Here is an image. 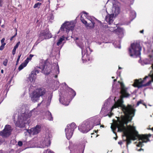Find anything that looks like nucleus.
<instances>
[{
    "label": "nucleus",
    "mask_w": 153,
    "mask_h": 153,
    "mask_svg": "<svg viewBox=\"0 0 153 153\" xmlns=\"http://www.w3.org/2000/svg\"><path fill=\"white\" fill-rule=\"evenodd\" d=\"M38 1H42V0H37Z\"/></svg>",
    "instance_id": "obj_52"
},
{
    "label": "nucleus",
    "mask_w": 153,
    "mask_h": 153,
    "mask_svg": "<svg viewBox=\"0 0 153 153\" xmlns=\"http://www.w3.org/2000/svg\"><path fill=\"white\" fill-rule=\"evenodd\" d=\"M90 119H94L95 120L93 122V126H94L100 125V119L99 118L95 117Z\"/></svg>",
    "instance_id": "obj_26"
},
{
    "label": "nucleus",
    "mask_w": 153,
    "mask_h": 153,
    "mask_svg": "<svg viewBox=\"0 0 153 153\" xmlns=\"http://www.w3.org/2000/svg\"><path fill=\"white\" fill-rule=\"evenodd\" d=\"M51 135L48 133L44 135L39 139L36 137L34 138L30 142L32 145L30 147L44 148L48 147L51 144Z\"/></svg>",
    "instance_id": "obj_4"
},
{
    "label": "nucleus",
    "mask_w": 153,
    "mask_h": 153,
    "mask_svg": "<svg viewBox=\"0 0 153 153\" xmlns=\"http://www.w3.org/2000/svg\"><path fill=\"white\" fill-rule=\"evenodd\" d=\"M41 3H37L35 4L34 6V8H39L40 7L41 5Z\"/></svg>",
    "instance_id": "obj_32"
},
{
    "label": "nucleus",
    "mask_w": 153,
    "mask_h": 153,
    "mask_svg": "<svg viewBox=\"0 0 153 153\" xmlns=\"http://www.w3.org/2000/svg\"><path fill=\"white\" fill-rule=\"evenodd\" d=\"M28 63V62L27 61H25L24 62L22 63L19 67V70L20 71L24 67H26Z\"/></svg>",
    "instance_id": "obj_27"
},
{
    "label": "nucleus",
    "mask_w": 153,
    "mask_h": 153,
    "mask_svg": "<svg viewBox=\"0 0 153 153\" xmlns=\"http://www.w3.org/2000/svg\"><path fill=\"white\" fill-rule=\"evenodd\" d=\"M16 30V32L15 34L10 39V41H12L13 40V38L14 37L17 35V30Z\"/></svg>",
    "instance_id": "obj_40"
},
{
    "label": "nucleus",
    "mask_w": 153,
    "mask_h": 153,
    "mask_svg": "<svg viewBox=\"0 0 153 153\" xmlns=\"http://www.w3.org/2000/svg\"><path fill=\"white\" fill-rule=\"evenodd\" d=\"M32 72H34L35 73V75L36 76V74L39 73V71L37 70H35L34 71H32Z\"/></svg>",
    "instance_id": "obj_35"
},
{
    "label": "nucleus",
    "mask_w": 153,
    "mask_h": 153,
    "mask_svg": "<svg viewBox=\"0 0 153 153\" xmlns=\"http://www.w3.org/2000/svg\"><path fill=\"white\" fill-rule=\"evenodd\" d=\"M43 153H54L53 151L50 149H48L47 150H45Z\"/></svg>",
    "instance_id": "obj_33"
},
{
    "label": "nucleus",
    "mask_w": 153,
    "mask_h": 153,
    "mask_svg": "<svg viewBox=\"0 0 153 153\" xmlns=\"http://www.w3.org/2000/svg\"><path fill=\"white\" fill-rule=\"evenodd\" d=\"M118 143L120 145H121L122 144V142L121 141H120L118 142Z\"/></svg>",
    "instance_id": "obj_49"
},
{
    "label": "nucleus",
    "mask_w": 153,
    "mask_h": 153,
    "mask_svg": "<svg viewBox=\"0 0 153 153\" xmlns=\"http://www.w3.org/2000/svg\"><path fill=\"white\" fill-rule=\"evenodd\" d=\"M143 105L146 106V105L145 104H143Z\"/></svg>",
    "instance_id": "obj_54"
},
{
    "label": "nucleus",
    "mask_w": 153,
    "mask_h": 153,
    "mask_svg": "<svg viewBox=\"0 0 153 153\" xmlns=\"http://www.w3.org/2000/svg\"><path fill=\"white\" fill-rule=\"evenodd\" d=\"M142 102V100H140L138 102H137V106H138L140 104H141Z\"/></svg>",
    "instance_id": "obj_42"
},
{
    "label": "nucleus",
    "mask_w": 153,
    "mask_h": 153,
    "mask_svg": "<svg viewBox=\"0 0 153 153\" xmlns=\"http://www.w3.org/2000/svg\"><path fill=\"white\" fill-rule=\"evenodd\" d=\"M152 56L150 55L149 59H145L144 60L143 62L145 64H152L151 66L152 70L150 71L148 76H145L143 80H142L141 79L138 80H135L133 85L134 87L140 88L143 86H149L152 81H153V50L152 51Z\"/></svg>",
    "instance_id": "obj_3"
},
{
    "label": "nucleus",
    "mask_w": 153,
    "mask_h": 153,
    "mask_svg": "<svg viewBox=\"0 0 153 153\" xmlns=\"http://www.w3.org/2000/svg\"><path fill=\"white\" fill-rule=\"evenodd\" d=\"M121 67H119V69H121Z\"/></svg>",
    "instance_id": "obj_56"
},
{
    "label": "nucleus",
    "mask_w": 153,
    "mask_h": 153,
    "mask_svg": "<svg viewBox=\"0 0 153 153\" xmlns=\"http://www.w3.org/2000/svg\"><path fill=\"white\" fill-rule=\"evenodd\" d=\"M52 19H53V16H52Z\"/></svg>",
    "instance_id": "obj_60"
},
{
    "label": "nucleus",
    "mask_w": 153,
    "mask_h": 153,
    "mask_svg": "<svg viewBox=\"0 0 153 153\" xmlns=\"http://www.w3.org/2000/svg\"><path fill=\"white\" fill-rule=\"evenodd\" d=\"M108 113H109V112H108ZM112 114H112V113H111V114H108H108H104L103 115H104V116H106V115H108V116H109V117H110L111 116V115H112Z\"/></svg>",
    "instance_id": "obj_43"
},
{
    "label": "nucleus",
    "mask_w": 153,
    "mask_h": 153,
    "mask_svg": "<svg viewBox=\"0 0 153 153\" xmlns=\"http://www.w3.org/2000/svg\"><path fill=\"white\" fill-rule=\"evenodd\" d=\"M84 149H83V151H84Z\"/></svg>",
    "instance_id": "obj_61"
},
{
    "label": "nucleus",
    "mask_w": 153,
    "mask_h": 153,
    "mask_svg": "<svg viewBox=\"0 0 153 153\" xmlns=\"http://www.w3.org/2000/svg\"><path fill=\"white\" fill-rule=\"evenodd\" d=\"M82 13V14L81 16H83V15H84V16L86 18L91 22V23L88 22L84 19L83 18L81 17V20L82 23L85 24V26L88 28L90 29L93 28L94 26V21L96 20L95 18L93 16H89L88 13L85 11L83 12Z\"/></svg>",
    "instance_id": "obj_8"
},
{
    "label": "nucleus",
    "mask_w": 153,
    "mask_h": 153,
    "mask_svg": "<svg viewBox=\"0 0 153 153\" xmlns=\"http://www.w3.org/2000/svg\"><path fill=\"white\" fill-rule=\"evenodd\" d=\"M34 72H31V73L29 75L27 81L30 83H33L36 78V76L35 75Z\"/></svg>",
    "instance_id": "obj_21"
},
{
    "label": "nucleus",
    "mask_w": 153,
    "mask_h": 153,
    "mask_svg": "<svg viewBox=\"0 0 153 153\" xmlns=\"http://www.w3.org/2000/svg\"><path fill=\"white\" fill-rule=\"evenodd\" d=\"M30 97L31 101L33 102H37L39 100V98L35 90L30 93Z\"/></svg>",
    "instance_id": "obj_18"
},
{
    "label": "nucleus",
    "mask_w": 153,
    "mask_h": 153,
    "mask_svg": "<svg viewBox=\"0 0 153 153\" xmlns=\"http://www.w3.org/2000/svg\"><path fill=\"white\" fill-rule=\"evenodd\" d=\"M78 39V38H76V40H77V39Z\"/></svg>",
    "instance_id": "obj_57"
},
{
    "label": "nucleus",
    "mask_w": 153,
    "mask_h": 153,
    "mask_svg": "<svg viewBox=\"0 0 153 153\" xmlns=\"http://www.w3.org/2000/svg\"><path fill=\"white\" fill-rule=\"evenodd\" d=\"M143 32H144V30H140V33H143Z\"/></svg>",
    "instance_id": "obj_50"
},
{
    "label": "nucleus",
    "mask_w": 153,
    "mask_h": 153,
    "mask_svg": "<svg viewBox=\"0 0 153 153\" xmlns=\"http://www.w3.org/2000/svg\"><path fill=\"white\" fill-rule=\"evenodd\" d=\"M65 37L64 36L58 38L56 43V45L58 46L61 45L62 48L65 42Z\"/></svg>",
    "instance_id": "obj_22"
},
{
    "label": "nucleus",
    "mask_w": 153,
    "mask_h": 153,
    "mask_svg": "<svg viewBox=\"0 0 153 153\" xmlns=\"http://www.w3.org/2000/svg\"><path fill=\"white\" fill-rule=\"evenodd\" d=\"M137 150L138 151H143V149H142V148H140V149H138V148H137Z\"/></svg>",
    "instance_id": "obj_44"
},
{
    "label": "nucleus",
    "mask_w": 153,
    "mask_h": 153,
    "mask_svg": "<svg viewBox=\"0 0 153 153\" xmlns=\"http://www.w3.org/2000/svg\"><path fill=\"white\" fill-rule=\"evenodd\" d=\"M51 67V65H50L47 67L45 65V63H40L39 68L42 70V72L44 73L46 75H48L49 74L51 71L50 69Z\"/></svg>",
    "instance_id": "obj_14"
},
{
    "label": "nucleus",
    "mask_w": 153,
    "mask_h": 153,
    "mask_svg": "<svg viewBox=\"0 0 153 153\" xmlns=\"http://www.w3.org/2000/svg\"><path fill=\"white\" fill-rule=\"evenodd\" d=\"M112 3L113 4V7L110 13L113 15L114 16H116L120 13V9L119 7L118 2L115 0H108L107 3Z\"/></svg>",
    "instance_id": "obj_12"
},
{
    "label": "nucleus",
    "mask_w": 153,
    "mask_h": 153,
    "mask_svg": "<svg viewBox=\"0 0 153 153\" xmlns=\"http://www.w3.org/2000/svg\"><path fill=\"white\" fill-rule=\"evenodd\" d=\"M5 39L4 38H3L1 40V43H4V41Z\"/></svg>",
    "instance_id": "obj_45"
},
{
    "label": "nucleus",
    "mask_w": 153,
    "mask_h": 153,
    "mask_svg": "<svg viewBox=\"0 0 153 153\" xmlns=\"http://www.w3.org/2000/svg\"><path fill=\"white\" fill-rule=\"evenodd\" d=\"M2 0H0V5L1 6L2 5Z\"/></svg>",
    "instance_id": "obj_48"
},
{
    "label": "nucleus",
    "mask_w": 153,
    "mask_h": 153,
    "mask_svg": "<svg viewBox=\"0 0 153 153\" xmlns=\"http://www.w3.org/2000/svg\"><path fill=\"white\" fill-rule=\"evenodd\" d=\"M4 47L3 46H2L1 45L0 47V50H3Z\"/></svg>",
    "instance_id": "obj_46"
},
{
    "label": "nucleus",
    "mask_w": 153,
    "mask_h": 153,
    "mask_svg": "<svg viewBox=\"0 0 153 153\" xmlns=\"http://www.w3.org/2000/svg\"><path fill=\"white\" fill-rule=\"evenodd\" d=\"M41 127L39 125H37L35 128H32L27 131L29 134L30 135H34L38 134L41 131Z\"/></svg>",
    "instance_id": "obj_16"
},
{
    "label": "nucleus",
    "mask_w": 153,
    "mask_h": 153,
    "mask_svg": "<svg viewBox=\"0 0 153 153\" xmlns=\"http://www.w3.org/2000/svg\"><path fill=\"white\" fill-rule=\"evenodd\" d=\"M75 26L73 21L66 22L62 25L58 33L61 32V33H68L70 30H73Z\"/></svg>",
    "instance_id": "obj_9"
},
{
    "label": "nucleus",
    "mask_w": 153,
    "mask_h": 153,
    "mask_svg": "<svg viewBox=\"0 0 153 153\" xmlns=\"http://www.w3.org/2000/svg\"><path fill=\"white\" fill-rule=\"evenodd\" d=\"M7 62L8 60L7 59H5L3 62V65L5 66H6L7 65Z\"/></svg>",
    "instance_id": "obj_34"
},
{
    "label": "nucleus",
    "mask_w": 153,
    "mask_h": 153,
    "mask_svg": "<svg viewBox=\"0 0 153 153\" xmlns=\"http://www.w3.org/2000/svg\"><path fill=\"white\" fill-rule=\"evenodd\" d=\"M52 37L51 33L48 30L42 31L39 34V38L36 41L37 44L44 39H50Z\"/></svg>",
    "instance_id": "obj_13"
},
{
    "label": "nucleus",
    "mask_w": 153,
    "mask_h": 153,
    "mask_svg": "<svg viewBox=\"0 0 153 153\" xmlns=\"http://www.w3.org/2000/svg\"><path fill=\"white\" fill-rule=\"evenodd\" d=\"M116 79H114V82H115V81H116Z\"/></svg>",
    "instance_id": "obj_55"
},
{
    "label": "nucleus",
    "mask_w": 153,
    "mask_h": 153,
    "mask_svg": "<svg viewBox=\"0 0 153 153\" xmlns=\"http://www.w3.org/2000/svg\"><path fill=\"white\" fill-rule=\"evenodd\" d=\"M116 27V25L114 24H112L111 26H108V27L109 28V30L111 31H115V28Z\"/></svg>",
    "instance_id": "obj_30"
},
{
    "label": "nucleus",
    "mask_w": 153,
    "mask_h": 153,
    "mask_svg": "<svg viewBox=\"0 0 153 153\" xmlns=\"http://www.w3.org/2000/svg\"><path fill=\"white\" fill-rule=\"evenodd\" d=\"M76 128V124L74 123L67 125L65 129V133L66 137L68 140H69L72 137L74 131Z\"/></svg>",
    "instance_id": "obj_10"
},
{
    "label": "nucleus",
    "mask_w": 153,
    "mask_h": 153,
    "mask_svg": "<svg viewBox=\"0 0 153 153\" xmlns=\"http://www.w3.org/2000/svg\"><path fill=\"white\" fill-rule=\"evenodd\" d=\"M114 16L111 13L110 14H108L106 16L105 20L109 25H111L113 23Z\"/></svg>",
    "instance_id": "obj_19"
},
{
    "label": "nucleus",
    "mask_w": 153,
    "mask_h": 153,
    "mask_svg": "<svg viewBox=\"0 0 153 153\" xmlns=\"http://www.w3.org/2000/svg\"><path fill=\"white\" fill-rule=\"evenodd\" d=\"M35 91L39 97L44 95L46 92L45 89L42 88H38Z\"/></svg>",
    "instance_id": "obj_20"
},
{
    "label": "nucleus",
    "mask_w": 153,
    "mask_h": 153,
    "mask_svg": "<svg viewBox=\"0 0 153 153\" xmlns=\"http://www.w3.org/2000/svg\"><path fill=\"white\" fill-rule=\"evenodd\" d=\"M87 142V141L86 140H84V141H83V148H85V143Z\"/></svg>",
    "instance_id": "obj_41"
},
{
    "label": "nucleus",
    "mask_w": 153,
    "mask_h": 153,
    "mask_svg": "<svg viewBox=\"0 0 153 153\" xmlns=\"http://www.w3.org/2000/svg\"><path fill=\"white\" fill-rule=\"evenodd\" d=\"M1 43V45L3 46L4 47V46L6 45V43Z\"/></svg>",
    "instance_id": "obj_47"
},
{
    "label": "nucleus",
    "mask_w": 153,
    "mask_h": 153,
    "mask_svg": "<svg viewBox=\"0 0 153 153\" xmlns=\"http://www.w3.org/2000/svg\"><path fill=\"white\" fill-rule=\"evenodd\" d=\"M20 44V42H19L17 43L15 46L14 47L12 51V53L13 55H14L16 53V49L18 48Z\"/></svg>",
    "instance_id": "obj_29"
},
{
    "label": "nucleus",
    "mask_w": 153,
    "mask_h": 153,
    "mask_svg": "<svg viewBox=\"0 0 153 153\" xmlns=\"http://www.w3.org/2000/svg\"><path fill=\"white\" fill-rule=\"evenodd\" d=\"M1 72L2 74H3L4 73V71L3 69L1 70Z\"/></svg>",
    "instance_id": "obj_51"
},
{
    "label": "nucleus",
    "mask_w": 153,
    "mask_h": 153,
    "mask_svg": "<svg viewBox=\"0 0 153 153\" xmlns=\"http://www.w3.org/2000/svg\"><path fill=\"white\" fill-rule=\"evenodd\" d=\"M11 131L10 126L9 125H6L3 130L0 133V134L3 137L8 136L10 134Z\"/></svg>",
    "instance_id": "obj_15"
},
{
    "label": "nucleus",
    "mask_w": 153,
    "mask_h": 153,
    "mask_svg": "<svg viewBox=\"0 0 153 153\" xmlns=\"http://www.w3.org/2000/svg\"><path fill=\"white\" fill-rule=\"evenodd\" d=\"M130 18L131 20L134 19L136 16V13L135 11H132L130 14Z\"/></svg>",
    "instance_id": "obj_28"
},
{
    "label": "nucleus",
    "mask_w": 153,
    "mask_h": 153,
    "mask_svg": "<svg viewBox=\"0 0 153 153\" xmlns=\"http://www.w3.org/2000/svg\"><path fill=\"white\" fill-rule=\"evenodd\" d=\"M79 46L82 49V59L84 62L85 61H89L90 58L89 54L92 51L90 50L89 47L86 48L84 46L79 45Z\"/></svg>",
    "instance_id": "obj_11"
},
{
    "label": "nucleus",
    "mask_w": 153,
    "mask_h": 153,
    "mask_svg": "<svg viewBox=\"0 0 153 153\" xmlns=\"http://www.w3.org/2000/svg\"><path fill=\"white\" fill-rule=\"evenodd\" d=\"M69 92L70 94L71 95V96L68 95V93H65L64 94H62L60 95V98H59V101L63 105L65 106L68 105L70 102L69 99H68L69 97H71V100H72L76 95V92L72 89L71 88H69Z\"/></svg>",
    "instance_id": "obj_7"
},
{
    "label": "nucleus",
    "mask_w": 153,
    "mask_h": 153,
    "mask_svg": "<svg viewBox=\"0 0 153 153\" xmlns=\"http://www.w3.org/2000/svg\"><path fill=\"white\" fill-rule=\"evenodd\" d=\"M114 32L119 35L120 37H121L123 36V30L122 28L118 27L114 31Z\"/></svg>",
    "instance_id": "obj_23"
},
{
    "label": "nucleus",
    "mask_w": 153,
    "mask_h": 153,
    "mask_svg": "<svg viewBox=\"0 0 153 153\" xmlns=\"http://www.w3.org/2000/svg\"><path fill=\"white\" fill-rule=\"evenodd\" d=\"M56 68L57 70V71L56 72V74H59V69L58 65L56 66Z\"/></svg>",
    "instance_id": "obj_39"
},
{
    "label": "nucleus",
    "mask_w": 153,
    "mask_h": 153,
    "mask_svg": "<svg viewBox=\"0 0 153 153\" xmlns=\"http://www.w3.org/2000/svg\"><path fill=\"white\" fill-rule=\"evenodd\" d=\"M57 75H56L55 76V78H56L57 77Z\"/></svg>",
    "instance_id": "obj_53"
},
{
    "label": "nucleus",
    "mask_w": 153,
    "mask_h": 153,
    "mask_svg": "<svg viewBox=\"0 0 153 153\" xmlns=\"http://www.w3.org/2000/svg\"><path fill=\"white\" fill-rule=\"evenodd\" d=\"M33 56V55L31 54H30L29 55V57H27V59H25V61L27 60V61L28 62H28H29V61L31 60V59H32V58Z\"/></svg>",
    "instance_id": "obj_31"
},
{
    "label": "nucleus",
    "mask_w": 153,
    "mask_h": 153,
    "mask_svg": "<svg viewBox=\"0 0 153 153\" xmlns=\"http://www.w3.org/2000/svg\"><path fill=\"white\" fill-rule=\"evenodd\" d=\"M120 84L121 88V98L116 101V97H115L114 99L115 104L112 107L110 111L117 107L120 108L122 109L125 116H122L120 118L118 117L117 121L112 124L111 127L114 133H115L114 131L117 128L118 131L123 132L124 136L126 137L127 146L131 143V140H134L138 138L139 141L137 146V147H141L143 145V143H146L149 141L148 137L146 135L139 134L134 126H127L126 128L124 126V125L131 121V118L134 116L135 110L130 105H128L127 106H126L123 104L122 98L124 97H128L130 94L128 93V88L125 87L124 84L120 82Z\"/></svg>",
    "instance_id": "obj_1"
},
{
    "label": "nucleus",
    "mask_w": 153,
    "mask_h": 153,
    "mask_svg": "<svg viewBox=\"0 0 153 153\" xmlns=\"http://www.w3.org/2000/svg\"><path fill=\"white\" fill-rule=\"evenodd\" d=\"M141 48L140 44L134 42L131 44L129 48L128 51L130 56L131 57H137L140 56Z\"/></svg>",
    "instance_id": "obj_6"
},
{
    "label": "nucleus",
    "mask_w": 153,
    "mask_h": 153,
    "mask_svg": "<svg viewBox=\"0 0 153 153\" xmlns=\"http://www.w3.org/2000/svg\"><path fill=\"white\" fill-rule=\"evenodd\" d=\"M45 116L47 119L49 121H52L53 117L51 113L49 111H47L44 112Z\"/></svg>",
    "instance_id": "obj_25"
},
{
    "label": "nucleus",
    "mask_w": 153,
    "mask_h": 153,
    "mask_svg": "<svg viewBox=\"0 0 153 153\" xmlns=\"http://www.w3.org/2000/svg\"><path fill=\"white\" fill-rule=\"evenodd\" d=\"M36 109L34 108L32 110L29 112L28 107L27 105H22L21 108V115L18 116L17 121L15 122L16 126L20 128L23 127L25 126L26 124H28L30 123L29 120L27 119L31 116H35L37 113L36 112Z\"/></svg>",
    "instance_id": "obj_2"
},
{
    "label": "nucleus",
    "mask_w": 153,
    "mask_h": 153,
    "mask_svg": "<svg viewBox=\"0 0 153 153\" xmlns=\"http://www.w3.org/2000/svg\"><path fill=\"white\" fill-rule=\"evenodd\" d=\"M94 119H89L84 121L78 127L79 130L83 133H85L91 129L93 127Z\"/></svg>",
    "instance_id": "obj_5"
},
{
    "label": "nucleus",
    "mask_w": 153,
    "mask_h": 153,
    "mask_svg": "<svg viewBox=\"0 0 153 153\" xmlns=\"http://www.w3.org/2000/svg\"><path fill=\"white\" fill-rule=\"evenodd\" d=\"M112 78H114V77H112Z\"/></svg>",
    "instance_id": "obj_59"
},
{
    "label": "nucleus",
    "mask_w": 153,
    "mask_h": 153,
    "mask_svg": "<svg viewBox=\"0 0 153 153\" xmlns=\"http://www.w3.org/2000/svg\"><path fill=\"white\" fill-rule=\"evenodd\" d=\"M152 130L153 131V127L152 128Z\"/></svg>",
    "instance_id": "obj_58"
},
{
    "label": "nucleus",
    "mask_w": 153,
    "mask_h": 153,
    "mask_svg": "<svg viewBox=\"0 0 153 153\" xmlns=\"http://www.w3.org/2000/svg\"><path fill=\"white\" fill-rule=\"evenodd\" d=\"M72 143H70V146L69 147V148L70 149V150L71 151L70 153H72L71 151H72V148H71V147L72 146Z\"/></svg>",
    "instance_id": "obj_37"
},
{
    "label": "nucleus",
    "mask_w": 153,
    "mask_h": 153,
    "mask_svg": "<svg viewBox=\"0 0 153 153\" xmlns=\"http://www.w3.org/2000/svg\"><path fill=\"white\" fill-rule=\"evenodd\" d=\"M21 55H22L21 53H19V55L18 56V58L17 60V63L19 62V60L20 58V57L21 56Z\"/></svg>",
    "instance_id": "obj_36"
},
{
    "label": "nucleus",
    "mask_w": 153,
    "mask_h": 153,
    "mask_svg": "<svg viewBox=\"0 0 153 153\" xmlns=\"http://www.w3.org/2000/svg\"><path fill=\"white\" fill-rule=\"evenodd\" d=\"M18 146H21L22 145V143L21 141H19L18 142Z\"/></svg>",
    "instance_id": "obj_38"
},
{
    "label": "nucleus",
    "mask_w": 153,
    "mask_h": 153,
    "mask_svg": "<svg viewBox=\"0 0 153 153\" xmlns=\"http://www.w3.org/2000/svg\"><path fill=\"white\" fill-rule=\"evenodd\" d=\"M109 105L108 100L104 102V105L102 108L101 111V113L102 114L103 112H106L108 108H107Z\"/></svg>",
    "instance_id": "obj_24"
},
{
    "label": "nucleus",
    "mask_w": 153,
    "mask_h": 153,
    "mask_svg": "<svg viewBox=\"0 0 153 153\" xmlns=\"http://www.w3.org/2000/svg\"><path fill=\"white\" fill-rule=\"evenodd\" d=\"M52 96V93L51 92L49 93L47 96V97L46 98V100L45 101H42L41 103L38 104V106H39L41 104H43V103H45L47 106L49 105L50 103Z\"/></svg>",
    "instance_id": "obj_17"
}]
</instances>
